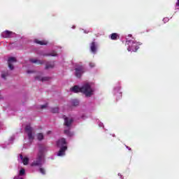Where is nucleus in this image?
Segmentation results:
<instances>
[{
    "instance_id": "21",
    "label": "nucleus",
    "mask_w": 179,
    "mask_h": 179,
    "mask_svg": "<svg viewBox=\"0 0 179 179\" xmlns=\"http://www.w3.org/2000/svg\"><path fill=\"white\" fill-rule=\"evenodd\" d=\"M55 66V64L54 63L52 64H47L45 66V69H52Z\"/></svg>"
},
{
    "instance_id": "25",
    "label": "nucleus",
    "mask_w": 179,
    "mask_h": 179,
    "mask_svg": "<svg viewBox=\"0 0 179 179\" xmlns=\"http://www.w3.org/2000/svg\"><path fill=\"white\" fill-rule=\"evenodd\" d=\"M25 173H26V170H24V169H22L20 171L19 176H24Z\"/></svg>"
},
{
    "instance_id": "33",
    "label": "nucleus",
    "mask_w": 179,
    "mask_h": 179,
    "mask_svg": "<svg viewBox=\"0 0 179 179\" xmlns=\"http://www.w3.org/2000/svg\"><path fill=\"white\" fill-rule=\"evenodd\" d=\"M129 37H132V35H129Z\"/></svg>"
},
{
    "instance_id": "32",
    "label": "nucleus",
    "mask_w": 179,
    "mask_h": 179,
    "mask_svg": "<svg viewBox=\"0 0 179 179\" xmlns=\"http://www.w3.org/2000/svg\"><path fill=\"white\" fill-rule=\"evenodd\" d=\"M51 134V131H48V134Z\"/></svg>"
},
{
    "instance_id": "2",
    "label": "nucleus",
    "mask_w": 179,
    "mask_h": 179,
    "mask_svg": "<svg viewBox=\"0 0 179 179\" xmlns=\"http://www.w3.org/2000/svg\"><path fill=\"white\" fill-rule=\"evenodd\" d=\"M80 93H83L86 97H92L93 93H94V90L92 88L89 83H86L80 87Z\"/></svg>"
},
{
    "instance_id": "29",
    "label": "nucleus",
    "mask_w": 179,
    "mask_h": 179,
    "mask_svg": "<svg viewBox=\"0 0 179 179\" xmlns=\"http://www.w3.org/2000/svg\"><path fill=\"white\" fill-rule=\"evenodd\" d=\"M176 6H179V0L176 2Z\"/></svg>"
},
{
    "instance_id": "6",
    "label": "nucleus",
    "mask_w": 179,
    "mask_h": 179,
    "mask_svg": "<svg viewBox=\"0 0 179 179\" xmlns=\"http://www.w3.org/2000/svg\"><path fill=\"white\" fill-rule=\"evenodd\" d=\"M63 119L64 120V124L66 127H71V125H72V122H73V119L69 118L68 117H66L65 115H63Z\"/></svg>"
},
{
    "instance_id": "9",
    "label": "nucleus",
    "mask_w": 179,
    "mask_h": 179,
    "mask_svg": "<svg viewBox=\"0 0 179 179\" xmlns=\"http://www.w3.org/2000/svg\"><path fill=\"white\" fill-rule=\"evenodd\" d=\"M56 145L57 148H62V146H65L64 145H66V140L62 138L57 141Z\"/></svg>"
},
{
    "instance_id": "31",
    "label": "nucleus",
    "mask_w": 179,
    "mask_h": 179,
    "mask_svg": "<svg viewBox=\"0 0 179 179\" xmlns=\"http://www.w3.org/2000/svg\"><path fill=\"white\" fill-rule=\"evenodd\" d=\"M2 99H3V96H2V95H1L0 94V100H1Z\"/></svg>"
},
{
    "instance_id": "30",
    "label": "nucleus",
    "mask_w": 179,
    "mask_h": 179,
    "mask_svg": "<svg viewBox=\"0 0 179 179\" xmlns=\"http://www.w3.org/2000/svg\"><path fill=\"white\" fill-rule=\"evenodd\" d=\"M13 179H19V176L14 177Z\"/></svg>"
},
{
    "instance_id": "16",
    "label": "nucleus",
    "mask_w": 179,
    "mask_h": 179,
    "mask_svg": "<svg viewBox=\"0 0 179 179\" xmlns=\"http://www.w3.org/2000/svg\"><path fill=\"white\" fill-rule=\"evenodd\" d=\"M110 40H118L120 39V34L117 33H113L110 35Z\"/></svg>"
},
{
    "instance_id": "10",
    "label": "nucleus",
    "mask_w": 179,
    "mask_h": 179,
    "mask_svg": "<svg viewBox=\"0 0 179 179\" xmlns=\"http://www.w3.org/2000/svg\"><path fill=\"white\" fill-rule=\"evenodd\" d=\"M67 150H68V147L66 145L61 147L60 150L57 153V156H64L65 151H66Z\"/></svg>"
},
{
    "instance_id": "34",
    "label": "nucleus",
    "mask_w": 179,
    "mask_h": 179,
    "mask_svg": "<svg viewBox=\"0 0 179 179\" xmlns=\"http://www.w3.org/2000/svg\"><path fill=\"white\" fill-rule=\"evenodd\" d=\"M27 73H30V71H28Z\"/></svg>"
},
{
    "instance_id": "4",
    "label": "nucleus",
    "mask_w": 179,
    "mask_h": 179,
    "mask_svg": "<svg viewBox=\"0 0 179 179\" xmlns=\"http://www.w3.org/2000/svg\"><path fill=\"white\" fill-rule=\"evenodd\" d=\"M25 131L28 135L29 140L33 141V139H34V136L33 135V127H31L30 125H27L25 127Z\"/></svg>"
},
{
    "instance_id": "7",
    "label": "nucleus",
    "mask_w": 179,
    "mask_h": 179,
    "mask_svg": "<svg viewBox=\"0 0 179 179\" xmlns=\"http://www.w3.org/2000/svg\"><path fill=\"white\" fill-rule=\"evenodd\" d=\"M12 62H16V58L15 57L8 58V68H10V71H13V69H15V67L13 66V64H12Z\"/></svg>"
},
{
    "instance_id": "3",
    "label": "nucleus",
    "mask_w": 179,
    "mask_h": 179,
    "mask_svg": "<svg viewBox=\"0 0 179 179\" xmlns=\"http://www.w3.org/2000/svg\"><path fill=\"white\" fill-rule=\"evenodd\" d=\"M125 45H129L127 51H134V52H136V51L139 50V45H141V43L135 41H126Z\"/></svg>"
},
{
    "instance_id": "13",
    "label": "nucleus",
    "mask_w": 179,
    "mask_h": 179,
    "mask_svg": "<svg viewBox=\"0 0 179 179\" xmlns=\"http://www.w3.org/2000/svg\"><path fill=\"white\" fill-rule=\"evenodd\" d=\"M20 157L21 160H22L24 166H27V164H29V157H23L22 155H20Z\"/></svg>"
},
{
    "instance_id": "18",
    "label": "nucleus",
    "mask_w": 179,
    "mask_h": 179,
    "mask_svg": "<svg viewBox=\"0 0 179 179\" xmlns=\"http://www.w3.org/2000/svg\"><path fill=\"white\" fill-rule=\"evenodd\" d=\"M44 57H57V52L52 51L50 53L43 55Z\"/></svg>"
},
{
    "instance_id": "20",
    "label": "nucleus",
    "mask_w": 179,
    "mask_h": 179,
    "mask_svg": "<svg viewBox=\"0 0 179 179\" xmlns=\"http://www.w3.org/2000/svg\"><path fill=\"white\" fill-rule=\"evenodd\" d=\"M9 76V71H3L1 73V78L3 79L6 80V77Z\"/></svg>"
},
{
    "instance_id": "24",
    "label": "nucleus",
    "mask_w": 179,
    "mask_h": 179,
    "mask_svg": "<svg viewBox=\"0 0 179 179\" xmlns=\"http://www.w3.org/2000/svg\"><path fill=\"white\" fill-rule=\"evenodd\" d=\"M72 105L74 106H79V101L78 99L73 100Z\"/></svg>"
},
{
    "instance_id": "5",
    "label": "nucleus",
    "mask_w": 179,
    "mask_h": 179,
    "mask_svg": "<svg viewBox=\"0 0 179 179\" xmlns=\"http://www.w3.org/2000/svg\"><path fill=\"white\" fill-rule=\"evenodd\" d=\"M76 73L75 76L76 78H80L82 76V74L85 72V68L83 66H78L75 69Z\"/></svg>"
},
{
    "instance_id": "11",
    "label": "nucleus",
    "mask_w": 179,
    "mask_h": 179,
    "mask_svg": "<svg viewBox=\"0 0 179 179\" xmlns=\"http://www.w3.org/2000/svg\"><path fill=\"white\" fill-rule=\"evenodd\" d=\"M90 50L93 54H96V52H97V44H96V42L94 41L91 43Z\"/></svg>"
},
{
    "instance_id": "35",
    "label": "nucleus",
    "mask_w": 179,
    "mask_h": 179,
    "mask_svg": "<svg viewBox=\"0 0 179 179\" xmlns=\"http://www.w3.org/2000/svg\"><path fill=\"white\" fill-rule=\"evenodd\" d=\"M21 179H23V178H21Z\"/></svg>"
},
{
    "instance_id": "27",
    "label": "nucleus",
    "mask_w": 179,
    "mask_h": 179,
    "mask_svg": "<svg viewBox=\"0 0 179 179\" xmlns=\"http://www.w3.org/2000/svg\"><path fill=\"white\" fill-rule=\"evenodd\" d=\"M90 68H94L96 66V64H94V63H93V62H90Z\"/></svg>"
},
{
    "instance_id": "14",
    "label": "nucleus",
    "mask_w": 179,
    "mask_h": 179,
    "mask_svg": "<svg viewBox=\"0 0 179 179\" xmlns=\"http://www.w3.org/2000/svg\"><path fill=\"white\" fill-rule=\"evenodd\" d=\"M30 62H32V64H37L38 65H43V64H44V61L36 59H30Z\"/></svg>"
},
{
    "instance_id": "1",
    "label": "nucleus",
    "mask_w": 179,
    "mask_h": 179,
    "mask_svg": "<svg viewBox=\"0 0 179 179\" xmlns=\"http://www.w3.org/2000/svg\"><path fill=\"white\" fill-rule=\"evenodd\" d=\"M44 157V151L43 149L39 150L37 157L31 164V167H41L43 166V159Z\"/></svg>"
},
{
    "instance_id": "12",
    "label": "nucleus",
    "mask_w": 179,
    "mask_h": 179,
    "mask_svg": "<svg viewBox=\"0 0 179 179\" xmlns=\"http://www.w3.org/2000/svg\"><path fill=\"white\" fill-rule=\"evenodd\" d=\"M36 80H41V82H47L50 79H51V78L50 77H41V76H36L35 78Z\"/></svg>"
},
{
    "instance_id": "15",
    "label": "nucleus",
    "mask_w": 179,
    "mask_h": 179,
    "mask_svg": "<svg viewBox=\"0 0 179 179\" xmlns=\"http://www.w3.org/2000/svg\"><path fill=\"white\" fill-rule=\"evenodd\" d=\"M70 90L73 93H80V87H79V86L78 85H74L73 87L70 89Z\"/></svg>"
},
{
    "instance_id": "22",
    "label": "nucleus",
    "mask_w": 179,
    "mask_h": 179,
    "mask_svg": "<svg viewBox=\"0 0 179 179\" xmlns=\"http://www.w3.org/2000/svg\"><path fill=\"white\" fill-rule=\"evenodd\" d=\"M37 139L39 141H43V139H44V135L42 133H38L37 134Z\"/></svg>"
},
{
    "instance_id": "17",
    "label": "nucleus",
    "mask_w": 179,
    "mask_h": 179,
    "mask_svg": "<svg viewBox=\"0 0 179 179\" xmlns=\"http://www.w3.org/2000/svg\"><path fill=\"white\" fill-rule=\"evenodd\" d=\"M35 43H36V44H39L40 45H47V44H48V42L45 41H39L38 39H36Z\"/></svg>"
},
{
    "instance_id": "19",
    "label": "nucleus",
    "mask_w": 179,
    "mask_h": 179,
    "mask_svg": "<svg viewBox=\"0 0 179 179\" xmlns=\"http://www.w3.org/2000/svg\"><path fill=\"white\" fill-rule=\"evenodd\" d=\"M50 111L53 114H57V113H59V108H58V107L51 108Z\"/></svg>"
},
{
    "instance_id": "23",
    "label": "nucleus",
    "mask_w": 179,
    "mask_h": 179,
    "mask_svg": "<svg viewBox=\"0 0 179 179\" xmlns=\"http://www.w3.org/2000/svg\"><path fill=\"white\" fill-rule=\"evenodd\" d=\"M64 134L67 136H73V133L71 132L69 130H64Z\"/></svg>"
},
{
    "instance_id": "8",
    "label": "nucleus",
    "mask_w": 179,
    "mask_h": 179,
    "mask_svg": "<svg viewBox=\"0 0 179 179\" xmlns=\"http://www.w3.org/2000/svg\"><path fill=\"white\" fill-rule=\"evenodd\" d=\"M12 34H13V32L10 31H5L1 33V37H3V38H10Z\"/></svg>"
},
{
    "instance_id": "26",
    "label": "nucleus",
    "mask_w": 179,
    "mask_h": 179,
    "mask_svg": "<svg viewBox=\"0 0 179 179\" xmlns=\"http://www.w3.org/2000/svg\"><path fill=\"white\" fill-rule=\"evenodd\" d=\"M39 171H40V173H41V174H43V176L45 175V169H44V168H40V169H39Z\"/></svg>"
},
{
    "instance_id": "28",
    "label": "nucleus",
    "mask_w": 179,
    "mask_h": 179,
    "mask_svg": "<svg viewBox=\"0 0 179 179\" xmlns=\"http://www.w3.org/2000/svg\"><path fill=\"white\" fill-rule=\"evenodd\" d=\"M48 106V103H45V105H42L41 106V108H47V107Z\"/></svg>"
}]
</instances>
